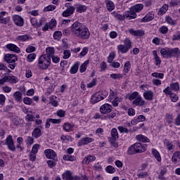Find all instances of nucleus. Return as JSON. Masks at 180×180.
Returning a JSON list of instances; mask_svg holds the SVG:
<instances>
[{"label": "nucleus", "instance_id": "nucleus-6", "mask_svg": "<svg viewBox=\"0 0 180 180\" xmlns=\"http://www.w3.org/2000/svg\"><path fill=\"white\" fill-rule=\"evenodd\" d=\"M5 146H7L10 151L15 152L16 151V147L15 146V142L13 141V138L11 135H9L5 140Z\"/></svg>", "mask_w": 180, "mask_h": 180}, {"label": "nucleus", "instance_id": "nucleus-49", "mask_svg": "<svg viewBox=\"0 0 180 180\" xmlns=\"http://www.w3.org/2000/svg\"><path fill=\"white\" fill-rule=\"evenodd\" d=\"M166 22L167 23H168V25H172V26H175V25L176 24L175 20H174L172 18L169 16L166 17Z\"/></svg>", "mask_w": 180, "mask_h": 180}, {"label": "nucleus", "instance_id": "nucleus-3", "mask_svg": "<svg viewBox=\"0 0 180 180\" xmlns=\"http://www.w3.org/2000/svg\"><path fill=\"white\" fill-rule=\"evenodd\" d=\"M147 150V147L143 145L141 143H135L131 145L127 150V154L129 155H133L134 154H139L144 153Z\"/></svg>", "mask_w": 180, "mask_h": 180}, {"label": "nucleus", "instance_id": "nucleus-61", "mask_svg": "<svg viewBox=\"0 0 180 180\" xmlns=\"http://www.w3.org/2000/svg\"><path fill=\"white\" fill-rule=\"evenodd\" d=\"M53 96L50 97V103L52 105V106H58V102L54 99H53Z\"/></svg>", "mask_w": 180, "mask_h": 180}, {"label": "nucleus", "instance_id": "nucleus-55", "mask_svg": "<svg viewBox=\"0 0 180 180\" xmlns=\"http://www.w3.org/2000/svg\"><path fill=\"white\" fill-rule=\"evenodd\" d=\"M63 55L64 60H68L69 57H71V51L70 50H65L63 51Z\"/></svg>", "mask_w": 180, "mask_h": 180}, {"label": "nucleus", "instance_id": "nucleus-19", "mask_svg": "<svg viewBox=\"0 0 180 180\" xmlns=\"http://www.w3.org/2000/svg\"><path fill=\"white\" fill-rule=\"evenodd\" d=\"M136 139L140 143H150V139H148V137H147L143 134L137 135L136 136Z\"/></svg>", "mask_w": 180, "mask_h": 180}, {"label": "nucleus", "instance_id": "nucleus-23", "mask_svg": "<svg viewBox=\"0 0 180 180\" xmlns=\"http://www.w3.org/2000/svg\"><path fill=\"white\" fill-rule=\"evenodd\" d=\"M153 55L154 56V60L155 62V65L158 66V65H161V58H160V56H158V54L157 53V51H153Z\"/></svg>", "mask_w": 180, "mask_h": 180}, {"label": "nucleus", "instance_id": "nucleus-54", "mask_svg": "<svg viewBox=\"0 0 180 180\" xmlns=\"http://www.w3.org/2000/svg\"><path fill=\"white\" fill-rule=\"evenodd\" d=\"M23 102L25 105H32V103H33V100L29 97H25L23 98Z\"/></svg>", "mask_w": 180, "mask_h": 180}, {"label": "nucleus", "instance_id": "nucleus-34", "mask_svg": "<svg viewBox=\"0 0 180 180\" xmlns=\"http://www.w3.org/2000/svg\"><path fill=\"white\" fill-rule=\"evenodd\" d=\"M164 144L169 151H171V150H174V145H172V143L169 142V140L165 139Z\"/></svg>", "mask_w": 180, "mask_h": 180}, {"label": "nucleus", "instance_id": "nucleus-35", "mask_svg": "<svg viewBox=\"0 0 180 180\" xmlns=\"http://www.w3.org/2000/svg\"><path fill=\"white\" fill-rule=\"evenodd\" d=\"M130 68H131V64L130 63V61H127L124 65V72H125V74H127V72L130 71Z\"/></svg>", "mask_w": 180, "mask_h": 180}, {"label": "nucleus", "instance_id": "nucleus-59", "mask_svg": "<svg viewBox=\"0 0 180 180\" xmlns=\"http://www.w3.org/2000/svg\"><path fill=\"white\" fill-rule=\"evenodd\" d=\"M62 35H63V33L61 32L56 31L53 34V38L57 40L60 39V37H61Z\"/></svg>", "mask_w": 180, "mask_h": 180}, {"label": "nucleus", "instance_id": "nucleus-53", "mask_svg": "<svg viewBox=\"0 0 180 180\" xmlns=\"http://www.w3.org/2000/svg\"><path fill=\"white\" fill-rule=\"evenodd\" d=\"M151 75L152 77H154L155 78H159L160 79H162L164 78L163 73L153 72Z\"/></svg>", "mask_w": 180, "mask_h": 180}, {"label": "nucleus", "instance_id": "nucleus-4", "mask_svg": "<svg viewBox=\"0 0 180 180\" xmlns=\"http://www.w3.org/2000/svg\"><path fill=\"white\" fill-rule=\"evenodd\" d=\"M51 64V59L46 55H42L39 58L38 67L40 70H47Z\"/></svg>", "mask_w": 180, "mask_h": 180}, {"label": "nucleus", "instance_id": "nucleus-27", "mask_svg": "<svg viewBox=\"0 0 180 180\" xmlns=\"http://www.w3.org/2000/svg\"><path fill=\"white\" fill-rule=\"evenodd\" d=\"M71 4L66 3L65 6L67 8L66 11L70 14L72 15L75 12V7L70 6Z\"/></svg>", "mask_w": 180, "mask_h": 180}, {"label": "nucleus", "instance_id": "nucleus-28", "mask_svg": "<svg viewBox=\"0 0 180 180\" xmlns=\"http://www.w3.org/2000/svg\"><path fill=\"white\" fill-rule=\"evenodd\" d=\"M13 96L17 102H22V93H20V91H15V93H13Z\"/></svg>", "mask_w": 180, "mask_h": 180}, {"label": "nucleus", "instance_id": "nucleus-58", "mask_svg": "<svg viewBox=\"0 0 180 180\" xmlns=\"http://www.w3.org/2000/svg\"><path fill=\"white\" fill-rule=\"evenodd\" d=\"M178 5H180V1L179 0H172L169 3V6H178Z\"/></svg>", "mask_w": 180, "mask_h": 180}, {"label": "nucleus", "instance_id": "nucleus-12", "mask_svg": "<svg viewBox=\"0 0 180 180\" xmlns=\"http://www.w3.org/2000/svg\"><path fill=\"white\" fill-rule=\"evenodd\" d=\"M92 141H94V139L89 137H84L79 141L77 145L79 146V147H81V146H86V144L92 143Z\"/></svg>", "mask_w": 180, "mask_h": 180}, {"label": "nucleus", "instance_id": "nucleus-8", "mask_svg": "<svg viewBox=\"0 0 180 180\" xmlns=\"http://www.w3.org/2000/svg\"><path fill=\"white\" fill-rule=\"evenodd\" d=\"M112 110L113 107H112V105H110L108 103H105L100 108V112L103 115H107V113H110V112H112Z\"/></svg>", "mask_w": 180, "mask_h": 180}, {"label": "nucleus", "instance_id": "nucleus-64", "mask_svg": "<svg viewBox=\"0 0 180 180\" xmlns=\"http://www.w3.org/2000/svg\"><path fill=\"white\" fill-rule=\"evenodd\" d=\"M174 124L176 126H180V115H178L174 120Z\"/></svg>", "mask_w": 180, "mask_h": 180}, {"label": "nucleus", "instance_id": "nucleus-26", "mask_svg": "<svg viewBox=\"0 0 180 180\" xmlns=\"http://www.w3.org/2000/svg\"><path fill=\"white\" fill-rule=\"evenodd\" d=\"M72 174L70 171H66L62 174V179L65 180H72Z\"/></svg>", "mask_w": 180, "mask_h": 180}, {"label": "nucleus", "instance_id": "nucleus-14", "mask_svg": "<svg viewBox=\"0 0 180 180\" xmlns=\"http://www.w3.org/2000/svg\"><path fill=\"white\" fill-rule=\"evenodd\" d=\"M143 98L146 101H153L154 99V92L151 90H148L143 93Z\"/></svg>", "mask_w": 180, "mask_h": 180}, {"label": "nucleus", "instance_id": "nucleus-31", "mask_svg": "<svg viewBox=\"0 0 180 180\" xmlns=\"http://www.w3.org/2000/svg\"><path fill=\"white\" fill-rule=\"evenodd\" d=\"M117 50L118 51H120L122 54H125V53H127L129 51V48L126 47L123 44H120L117 46Z\"/></svg>", "mask_w": 180, "mask_h": 180}, {"label": "nucleus", "instance_id": "nucleus-43", "mask_svg": "<svg viewBox=\"0 0 180 180\" xmlns=\"http://www.w3.org/2000/svg\"><path fill=\"white\" fill-rule=\"evenodd\" d=\"M140 95L139 94V92L137 91H134L133 93H131L129 96V101H134V99L137 98L138 96H139Z\"/></svg>", "mask_w": 180, "mask_h": 180}, {"label": "nucleus", "instance_id": "nucleus-16", "mask_svg": "<svg viewBox=\"0 0 180 180\" xmlns=\"http://www.w3.org/2000/svg\"><path fill=\"white\" fill-rule=\"evenodd\" d=\"M129 33H130V34H131L132 36H144V31L141 30H134V29H129Z\"/></svg>", "mask_w": 180, "mask_h": 180}, {"label": "nucleus", "instance_id": "nucleus-1", "mask_svg": "<svg viewBox=\"0 0 180 180\" xmlns=\"http://www.w3.org/2000/svg\"><path fill=\"white\" fill-rule=\"evenodd\" d=\"M143 8H144L143 4H136L130 8L129 11L125 13V15L116 14L115 18L118 19V20H124L125 18L136 19L137 18V12L143 11Z\"/></svg>", "mask_w": 180, "mask_h": 180}, {"label": "nucleus", "instance_id": "nucleus-29", "mask_svg": "<svg viewBox=\"0 0 180 180\" xmlns=\"http://www.w3.org/2000/svg\"><path fill=\"white\" fill-rule=\"evenodd\" d=\"M167 11H168V4H164L158 11V15L162 16V15L167 13Z\"/></svg>", "mask_w": 180, "mask_h": 180}, {"label": "nucleus", "instance_id": "nucleus-47", "mask_svg": "<svg viewBox=\"0 0 180 180\" xmlns=\"http://www.w3.org/2000/svg\"><path fill=\"white\" fill-rule=\"evenodd\" d=\"M39 148H40V145L39 144H34L33 146H32V149L31 150V153L32 154H37L38 151H39Z\"/></svg>", "mask_w": 180, "mask_h": 180}, {"label": "nucleus", "instance_id": "nucleus-21", "mask_svg": "<svg viewBox=\"0 0 180 180\" xmlns=\"http://www.w3.org/2000/svg\"><path fill=\"white\" fill-rule=\"evenodd\" d=\"M172 161L173 164H178V162H180V152L177 151L175 152L172 158Z\"/></svg>", "mask_w": 180, "mask_h": 180}, {"label": "nucleus", "instance_id": "nucleus-63", "mask_svg": "<svg viewBox=\"0 0 180 180\" xmlns=\"http://www.w3.org/2000/svg\"><path fill=\"white\" fill-rule=\"evenodd\" d=\"M96 85V79H93L92 81L87 84V87L92 88V86H95Z\"/></svg>", "mask_w": 180, "mask_h": 180}, {"label": "nucleus", "instance_id": "nucleus-37", "mask_svg": "<svg viewBox=\"0 0 180 180\" xmlns=\"http://www.w3.org/2000/svg\"><path fill=\"white\" fill-rule=\"evenodd\" d=\"M132 43H131V40H130V39L129 38H126L124 40V46H125L127 49H129L130 50V49H131L132 46H131Z\"/></svg>", "mask_w": 180, "mask_h": 180}, {"label": "nucleus", "instance_id": "nucleus-42", "mask_svg": "<svg viewBox=\"0 0 180 180\" xmlns=\"http://www.w3.org/2000/svg\"><path fill=\"white\" fill-rule=\"evenodd\" d=\"M86 9H88L86 6L79 5L77 7V12H79V13H82L83 12H85Z\"/></svg>", "mask_w": 180, "mask_h": 180}, {"label": "nucleus", "instance_id": "nucleus-32", "mask_svg": "<svg viewBox=\"0 0 180 180\" xmlns=\"http://www.w3.org/2000/svg\"><path fill=\"white\" fill-rule=\"evenodd\" d=\"M106 8L109 12H112L113 9H115V4H113V1L108 0L106 1Z\"/></svg>", "mask_w": 180, "mask_h": 180}, {"label": "nucleus", "instance_id": "nucleus-7", "mask_svg": "<svg viewBox=\"0 0 180 180\" xmlns=\"http://www.w3.org/2000/svg\"><path fill=\"white\" fill-rule=\"evenodd\" d=\"M89 36H91L89 30H88V28L84 26L82 31L79 32L77 37H79V39H82V40H86L87 39H89Z\"/></svg>", "mask_w": 180, "mask_h": 180}, {"label": "nucleus", "instance_id": "nucleus-24", "mask_svg": "<svg viewBox=\"0 0 180 180\" xmlns=\"http://www.w3.org/2000/svg\"><path fill=\"white\" fill-rule=\"evenodd\" d=\"M32 136L34 139H39V137H41V130L40 128H35L32 131Z\"/></svg>", "mask_w": 180, "mask_h": 180}, {"label": "nucleus", "instance_id": "nucleus-11", "mask_svg": "<svg viewBox=\"0 0 180 180\" xmlns=\"http://www.w3.org/2000/svg\"><path fill=\"white\" fill-rule=\"evenodd\" d=\"M13 22L16 25V26H20V27H22L23 26L25 22L23 21V18L18 15H15L13 17Z\"/></svg>", "mask_w": 180, "mask_h": 180}, {"label": "nucleus", "instance_id": "nucleus-2", "mask_svg": "<svg viewBox=\"0 0 180 180\" xmlns=\"http://www.w3.org/2000/svg\"><path fill=\"white\" fill-rule=\"evenodd\" d=\"M160 54L163 58H171V57L178 58L180 56V50L179 48H164L160 50Z\"/></svg>", "mask_w": 180, "mask_h": 180}, {"label": "nucleus", "instance_id": "nucleus-15", "mask_svg": "<svg viewBox=\"0 0 180 180\" xmlns=\"http://www.w3.org/2000/svg\"><path fill=\"white\" fill-rule=\"evenodd\" d=\"M101 101H102V98H101V94L98 93L93 94L90 98L91 103H98V102H101Z\"/></svg>", "mask_w": 180, "mask_h": 180}, {"label": "nucleus", "instance_id": "nucleus-62", "mask_svg": "<svg viewBox=\"0 0 180 180\" xmlns=\"http://www.w3.org/2000/svg\"><path fill=\"white\" fill-rule=\"evenodd\" d=\"M25 120H27V122H34V116L29 114L25 117Z\"/></svg>", "mask_w": 180, "mask_h": 180}, {"label": "nucleus", "instance_id": "nucleus-60", "mask_svg": "<svg viewBox=\"0 0 180 180\" xmlns=\"http://www.w3.org/2000/svg\"><path fill=\"white\" fill-rule=\"evenodd\" d=\"M28 61H30V63H32V61H33L34 60V58H36V53H31L29 54L27 57Z\"/></svg>", "mask_w": 180, "mask_h": 180}, {"label": "nucleus", "instance_id": "nucleus-17", "mask_svg": "<svg viewBox=\"0 0 180 180\" xmlns=\"http://www.w3.org/2000/svg\"><path fill=\"white\" fill-rule=\"evenodd\" d=\"M6 49H8V50H10L11 51H14V53H20V49H19V47L13 44H8L6 46Z\"/></svg>", "mask_w": 180, "mask_h": 180}, {"label": "nucleus", "instance_id": "nucleus-9", "mask_svg": "<svg viewBox=\"0 0 180 180\" xmlns=\"http://www.w3.org/2000/svg\"><path fill=\"white\" fill-rule=\"evenodd\" d=\"M4 60L8 64H12V63L18 61V58L13 54L7 53L4 56Z\"/></svg>", "mask_w": 180, "mask_h": 180}, {"label": "nucleus", "instance_id": "nucleus-45", "mask_svg": "<svg viewBox=\"0 0 180 180\" xmlns=\"http://www.w3.org/2000/svg\"><path fill=\"white\" fill-rule=\"evenodd\" d=\"M98 94H100L101 101L105 99V98L109 95V92H108L106 90H102L101 91L98 92Z\"/></svg>", "mask_w": 180, "mask_h": 180}, {"label": "nucleus", "instance_id": "nucleus-38", "mask_svg": "<svg viewBox=\"0 0 180 180\" xmlns=\"http://www.w3.org/2000/svg\"><path fill=\"white\" fill-rule=\"evenodd\" d=\"M60 140L62 141H64L65 143H68V141H72V137L70 136H65V135H62L60 137Z\"/></svg>", "mask_w": 180, "mask_h": 180}, {"label": "nucleus", "instance_id": "nucleus-36", "mask_svg": "<svg viewBox=\"0 0 180 180\" xmlns=\"http://www.w3.org/2000/svg\"><path fill=\"white\" fill-rule=\"evenodd\" d=\"M152 153L153 154L155 158H156L157 161L160 162V161H161V155H160V152L156 149H153L152 150Z\"/></svg>", "mask_w": 180, "mask_h": 180}, {"label": "nucleus", "instance_id": "nucleus-57", "mask_svg": "<svg viewBox=\"0 0 180 180\" xmlns=\"http://www.w3.org/2000/svg\"><path fill=\"white\" fill-rule=\"evenodd\" d=\"M115 57H116L115 53H110L109 56L108 57V63H112V61L115 60Z\"/></svg>", "mask_w": 180, "mask_h": 180}, {"label": "nucleus", "instance_id": "nucleus-56", "mask_svg": "<svg viewBox=\"0 0 180 180\" xmlns=\"http://www.w3.org/2000/svg\"><path fill=\"white\" fill-rule=\"evenodd\" d=\"M56 9V6L49 5L44 8V12H50L51 11H54Z\"/></svg>", "mask_w": 180, "mask_h": 180}, {"label": "nucleus", "instance_id": "nucleus-46", "mask_svg": "<svg viewBox=\"0 0 180 180\" xmlns=\"http://www.w3.org/2000/svg\"><path fill=\"white\" fill-rule=\"evenodd\" d=\"M105 171L108 174H115L116 172V169H115V167H113V166L110 165V166L106 167Z\"/></svg>", "mask_w": 180, "mask_h": 180}, {"label": "nucleus", "instance_id": "nucleus-5", "mask_svg": "<svg viewBox=\"0 0 180 180\" xmlns=\"http://www.w3.org/2000/svg\"><path fill=\"white\" fill-rule=\"evenodd\" d=\"M85 25L79 22H74L72 26L70 27V30L73 34L77 37L82 30L84 28Z\"/></svg>", "mask_w": 180, "mask_h": 180}, {"label": "nucleus", "instance_id": "nucleus-25", "mask_svg": "<svg viewBox=\"0 0 180 180\" xmlns=\"http://www.w3.org/2000/svg\"><path fill=\"white\" fill-rule=\"evenodd\" d=\"M78 68H79V63H75L70 68V74H77L78 72Z\"/></svg>", "mask_w": 180, "mask_h": 180}, {"label": "nucleus", "instance_id": "nucleus-30", "mask_svg": "<svg viewBox=\"0 0 180 180\" xmlns=\"http://www.w3.org/2000/svg\"><path fill=\"white\" fill-rule=\"evenodd\" d=\"M111 139L114 140H117L119 139V133H117V129L116 128H113L111 131Z\"/></svg>", "mask_w": 180, "mask_h": 180}, {"label": "nucleus", "instance_id": "nucleus-41", "mask_svg": "<svg viewBox=\"0 0 180 180\" xmlns=\"http://www.w3.org/2000/svg\"><path fill=\"white\" fill-rule=\"evenodd\" d=\"M116 140L117 139H112L111 137L108 138V141L111 144L112 147H115V148H117L119 147V143L116 142Z\"/></svg>", "mask_w": 180, "mask_h": 180}, {"label": "nucleus", "instance_id": "nucleus-40", "mask_svg": "<svg viewBox=\"0 0 180 180\" xmlns=\"http://www.w3.org/2000/svg\"><path fill=\"white\" fill-rule=\"evenodd\" d=\"M89 64V62L88 60L85 61L83 64L81 65L79 68L80 72H85L86 71V65Z\"/></svg>", "mask_w": 180, "mask_h": 180}, {"label": "nucleus", "instance_id": "nucleus-33", "mask_svg": "<svg viewBox=\"0 0 180 180\" xmlns=\"http://www.w3.org/2000/svg\"><path fill=\"white\" fill-rule=\"evenodd\" d=\"M19 82V79L15 76H7V82H10V84H16V82Z\"/></svg>", "mask_w": 180, "mask_h": 180}, {"label": "nucleus", "instance_id": "nucleus-20", "mask_svg": "<svg viewBox=\"0 0 180 180\" xmlns=\"http://www.w3.org/2000/svg\"><path fill=\"white\" fill-rule=\"evenodd\" d=\"M46 54L44 55L46 56V57H48V58H50L51 60V57L54 56V48L53 47H47L46 49Z\"/></svg>", "mask_w": 180, "mask_h": 180}, {"label": "nucleus", "instance_id": "nucleus-22", "mask_svg": "<svg viewBox=\"0 0 180 180\" xmlns=\"http://www.w3.org/2000/svg\"><path fill=\"white\" fill-rule=\"evenodd\" d=\"M95 160H96V157H95L94 155H89L84 158L83 162H84V164H86V165H88V164L95 161Z\"/></svg>", "mask_w": 180, "mask_h": 180}, {"label": "nucleus", "instance_id": "nucleus-39", "mask_svg": "<svg viewBox=\"0 0 180 180\" xmlns=\"http://www.w3.org/2000/svg\"><path fill=\"white\" fill-rule=\"evenodd\" d=\"M29 39H30V37H29L27 34L20 35L17 37V40L19 41H26V40H29Z\"/></svg>", "mask_w": 180, "mask_h": 180}, {"label": "nucleus", "instance_id": "nucleus-51", "mask_svg": "<svg viewBox=\"0 0 180 180\" xmlns=\"http://www.w3.org/2000/svg\"><path fill=\"white\" fill-rule=\"evenodd\" d=\"M147 176H148V173H147L146 172H141V170H139L138 172V177L139 178H147Z\"/></svg>", "mask_w": 180, "mask_h": 180}, {"label": "nucleus", "instance_id": "nucleus-52", "mask_svg": "<svg viewBox=\"0 0 180 180\" xmlns=\"http://www.w3.org/2000/svg\"><path fill=\"white\" fill-rule=\"evenodd\" d=\"M63 128L65 131H70V130H71V124L65 122V124H63Z\"/></svg>", "mask_w": 180, "mask_h": 180}, {"label": "nucleus", "instance_id": "nucleus-44", "mask_svg": "<svg viewBox=\"0 0 180 180\" xmlns=\"http://www.w3.org/2000/svg\"><path fill=\"white\" fill-rule=\"evenodd\" d=\"M57 162V158H55L53 159V160H48L47 164L49 168H53V167H56V162Z\"/></svg>", "mask_w": 180, "mask_h": 180}, {"label": "nucleus", "instance_id": "nucleus-50", "mask_svg": "<svg viewBox=\"0 0 180 180\" xmlns=\"http://www.w3.org/2000/svg\"><path fill=\"white\" fill-rule=\"evenodd\" d=\"M110 78L112 79H119V78H123V75L120 73H113L110 75Z\"/></svg>", "mask_w": 180, "mask_h": 180}, {"label": "nucleus", "instance_id": "nucleus-13", "mask_svg": "<svg viewBox=\"0 0 180 180\" xmlns=\"http://www.w3.org/2000/svg\"><path fill=\"white\" fill-rule=\"evenodd\" d=\"M132 103L135 105V106H144V105H146V101L143 100L141 96L139 95L137 98L132 101Z\"/></svg>", "mask_w": 180, "mask_h": 180}, {"label": "nucleus", "instance_id": "nucleus-18", "mask_svg": "<svg viewBox=\"0 0 180 180\" xmlns=\"http://www.w3.org/2000/svg\"><path fill=\"white\" fill-rule=\"evenodd\" d=\"M154 19V14H151V13H148L146 15L145 17H143L141 20V22L142 23H147V22H151Z\"/></svg>", "mask_w": 180, "mask_h": 180}, {"label": "nucleus", "instance_id": "nucleus-48", "mask_svg": "<svg viewBox=\"0 0 180 180\" xmlns=\"http://www.w3.org/2000/svg\"><path fill=\"white\" fill-rule=\"evenodd\" d=\"M170 88L172 91H179V83L175 82L170 84Z\"/></svg>", "mask_w": 180, "mask_h": 180}, {"label": "nucleus", "instance_id": "nucleus-10", "mask_svg": "<svg viewBox=\"0 0 180 180\" xmlns=\"http://www.w3.org/2000/svg\"><path fill=\"white\" fill-rule=\"evenodd\" d=\"M44 154L46 158H49L50 160H54V158H57V154H56V152L51 149L45 150Z\"/></svg>", "mask_w": 180, "mask_h": 180}]
</instances>
